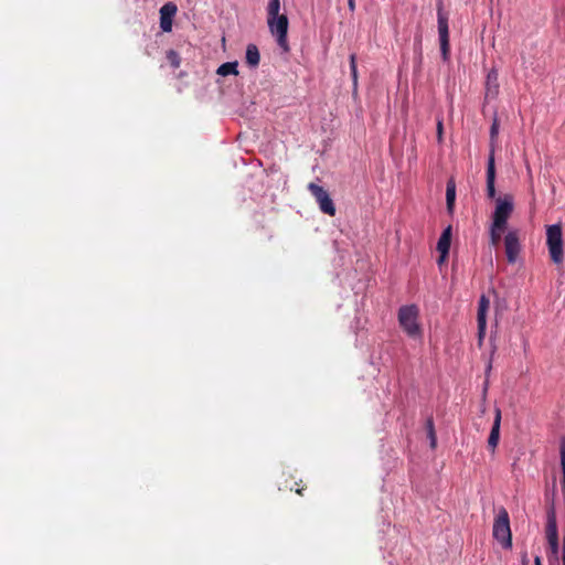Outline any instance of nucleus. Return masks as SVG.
I'll list each match as a JSON object with an SVG mask.
<instances>
[{
  "label": "nucleus",
  "instance_id": "2eb2a0df",
  "mask_svg": "<svg viewBox=\"0 0 565 565\" xmlns=\"http://www.w3.org/2000/svg\"><path fill=\"white\" fill-rule=\"evenodd\" d=\"M545 532H546L547 540H551V539L553 540V539L558 537L556 515H555V511L553 508L547 512V522H546Z\"/></svg>",
  "mask_w": 565,
  "mask_h": 565
},
{
  "label": "nucleus",
  "instance_id": "b1692460",
  "mask_svg": "<svg viewBox=\"0 0 565 565\" xmlns=\"http://www.w3.org/2000/svg\"><path fill=\"white\" fill-rule=\"evenodd\" d=\"M350 71L354 88L358 86V67H356V55H350Z\"/></svg>",
  "mask_w": 565,
  "mask_h": 565
},
{
  "label": "nucleus",
  "instance_id": "9d476101",
  "mask_svg": "<svg viewBox=\"0 0 565 565\" xmlns=\"http://www.w3.org/2000/svg\"><path fill=\"white\" fill-rule=\"evenodd\" d=\"M490 307V300L486 295H482L478 302V313H477V322H478V340L479 344L482 343L486 329H487V312Z\"/></svg>",
  "mask_w": 565,
  "mask_h": 565
},
{
  "label": "nucleus",
  "instance_id": "a211bd4d",
  "mask_svg": "<svg viewBox=\"0 0 565 565\" xmlns=\"http://www.w3.org/2000/svg\"><path fill=\"white\" fill-rule=\"evenodd\" d=\"M221 76H227V75H237V62H226L223 63L216 72Z\"/></svg>",
  "mask_w": 565,
  "mask_h": 565
},
{
  "label": "nucleus",
  "instance_id": "2f4dec72",
  "mask_svg": "<svg viewBox=\"0 0 565 565\" xmlns=\"http://www.w3.org/2000/svg\"><path fill=\"white\" fill-rule=\"evenodd\" d=\"M303 490H305V488H303V487H301V488H296V490H295V491H296V493H298L299 495H302Z\"/></svg>",
  "mask_w": 565,
  "mask_h": 565
},
{
  "label": "nucleus",
  "instance_id": "c756f323",
  "mask_svg": "<svg viewBox=\"0 0 565 565\" xmlns=\"http://www.w3.org/2000/svg\"><path fill=\"white\" fill-rule=\"evenodd\" d=\"M447 256H448V255H443V254H440L439 259H438V264L444 263V262L446 260Z\"/></svg>",
  "mask_w": 565,
  "mask_h": 565
},
{
  "label": "nucleus",
  "instance_id": "f03ea898",
  "mask_svg": "<svg viewBox=\"0 0 565 565\" xmlns=\"http://www.w3.org/2000/svg\"><path fill=\"white\" fill-rule=\"evenodd\" d=\"M493 537L501 544L503 548L512 547V533L510 527V518L507 509L500 507L498 509L493 522Z\"/></svg>",
  "mask_w": 565,
  "mask_h": 565
},
{
  "label": "nucleus",
  "instance_id": "bb28decb",
  "mask_svg": "<svg viewBox=\"0 0 565 565\" xmlns=\"http://www.w3.org/2000/svg\"><path fill=\"white\" fill-rule=\"evenodd\" d=\"M522 565H529V557L526 553L522 554Z\"/></svg>",
  "mask_w": 565,
  "mask_h": 565
},
{
  "label": "nucleus",
  "instance_id": "f8f14e48",
  "mask_svg": "<svg viewBox=\"0 0 565 565\" xmlns=\"http://www.w3.org/2000/svg\"><path fill=\"white\" fill-rule=\"evenodd\" d=\"M500 426H501V409L497 407L494 409L493 425H492V428H491V431H490V435L488 438V447L490 448V450L492 452H494V450L499 444V440H500Z\"/></svg>",
  "mask_w": 565,
  "mask_h": 565
},
{
  "label": "nucleus",
  "instance_id": "4468645a",
  "mask_svg": "<svg viewBox=\"0 0 565 565\" xmlns=\"http://www.w3.org/2000/svg\"><path fill=\"white\" fill-rule=\"evenodd\" d=\"M451 243V226H448L441 233L438 243H437V250L439 254L448 255L449 248Z\"/></svg>",
  "mask_w": 565,
  "mask_h": 565
},
{
  "label": "nucleus",
  "instance_id": "6e6552de",
  "mask_svg": "<svg viewBox=\"0 0 565 565\" xmlns=\"http://www.w3.org/2000/svg\"><path fill=\"white\" fill-rule=\"evenodd\" d=\"M308 189H309L310 193L313 195V198L316 199L317 203L319 204V209L324 214H328L329 216H334L337 210H335L334 203H333L332 199L330 198L329 193L322 186H320L313 182L308 184Z\"/></svg>",
  "mask_w": 565,
  "mask_h": 565
},
{
  "label": "nucleus",
  "instance_id": "393cba45",
  "mask_svg": "<svg viewBox=\"0 0 565 565\" xmlns=\"http://www.w3.org/2000/svg\"><path fill=\"white\" fill-rule=\"evenodd\" d=\"M548 544H550V547L553 552V554H557L558 552V537L556 539H551V540H547Z\"/></svg>",
  "mask_w": 565,
  "mask_h": 565
},
{
  "label": "nucleus",
  "instance_id": "473e14b6",
  "mask_svg": "<svg viewBox=\"0 0 565 565\" xmlns=\"http://www.w3.org/2000/svg\"><path fill=\"white\" fill-rule=\"evenodd\" d=\"M416 41L418 42V44H420L422 36H420V35H418V36L416 38Z\"/></svg>",
  "mask_w": 565,
  "mask_h": 565
},
{
  "label": "nucleus",
  "instance_id": "c85d7f7f",
  "mask_svg": "<svg viewBox=\"0 0 565 565\" xmlns=\"http://www.w3.org/2000/svg\"><path fill=\"white\" fill-rule=\"evenodd\" d=\"M348 6H349V9L351 11H353L355 9V2L354 0H348Z\"/></svg>",
  "mask_w": 565,
  "mask_h": 565
},
{
  "label": "nucleus",
  "instance_id": "412c9836",
  "mask_svg": "<svg viewBox=\"0 0 565 565\" xmlns=\"http://www.w3.org/2000/svg\"><path fill=\"white\" fill-rule=\"evenodd\" d=\"M559 452H561V467H562V491L565 498V438L562 439L561 446H559Z\"/></svg>",
  "mask_w": 565,
  "mask_h": 565
},
{
  "label": "nucleus",
  "instance_id": "ddd939ff",
  "mask_svg": "<svg viewBox=\"0 0 565 565\" xmlns=\"http://www.w3.org/2000/svg\"><path fill=\"white\" fill-rule=\"evenodd\" d=\"M499 93V74L497 70L489 71L486 81V97L495 98Z\"/></svg>",
  "mask_w": 565,
  "mask_h": 565
},
{
  "label": "nucleus",
  "instance_id": "6ab92c4d",
  "mask_svg": "<svg viewBox=\"0 0 565 565\" xmlns=\"http://www.w3.org/2000/svg\"><path fill=\"white\" fill-rule=\"evenodd\" d=\"M426 430H427V437L429 439L430 448L435 449L437 447V437H436L433 417L427 418Z\"/></svg>",
  "mask_w": 565,
  "mask_h": 565
},
{
  "label": "nucleus",
  "instance_id": "a878e982",
  "mask_svg": "<svg viewBox=\"0 0 565 565\" xmlns=\"http://www.w3.org/2000/svg\"><path fill=\"white\" fill-rule=\"evenodd\" d=\"M437 136H438V140L441 141V138H443V121L441 120H438V122H437Z\"/></svg>",
  "mask_w": 565,
  "mask_h": 565
},
{
  "label": "nucleus",
  "instance_id": "cd10ccee",
  "mask_svg": "<svg viewBox=\"0 0 565 565\" xmlns=\"http://www.w3.org/2000/svg\"><path fill=\"white\" fill-rule=\"evenodd\" d=\"M562 563H563V565H565V536L563 539Z\"/></svg>",
  "mask_w": 565,
  "mask_h": 565
},
{
  "label": "nucleus",
  "instance_id": "5701e85b",
  "mask_svg": "<svg viewBox=\"0 0 565 565\" xmlns=\"http://www.w3.org/2000/svg\"><path fill=\"white\" fill-rule=\"evenodd\" d=\"M166 57H167L168 62L170 63V65L173 68L180 67V65H181V57H180V55H179V53L177 51H174V50L167 51Z\"/></svg>",
  "mask_w": 565,
  "mask_h": 565
},
{
  "label": "nucleus",
  "instance_id": "1a4fd4ad",
  "mask_svg": "<svg viewBox=\"0 0 565 565\" xmlns=\"http://www.w3.org/2000/svg\"><path fill=\"white\" fill-rule=\"evenodd\" d=\"M504 250L507 260L510 264L516 262L518 255L521 252V245L518 231H510L504 237Z\"/></svg>",
  "mask_w": 565,
  "mask_h": 565
},
{
  "label": "nucleus",
  "instance_id": "20e7f679",
  "mask_svg": "<svg viewBox=\"0 0 565 565\" xmlns=\"http://www.w3.org/2000/svg\"><path fill=\"white\" fill-rule=\"evenodd\" d=\"M546 245L550 257L554 264H561L564 259L563 233L559 224L548 225L546 227Z\"/></svg>",
  "mask_w": 565,
  "mask_h": 565
},
{
  "label": "nucleus",
  "instance_id": "4be33fe9",
  "mask_svg": "<svg viewBox=\"0 0 565 565\" xmlns=\"http://www.w3.org/2000/svg\"><path fill=\"white\" fill-rule=\"evenodd\" d=\"M505 228H497L493 224L490 227V244L492 246H498L501 241V235Z\"/></svg>",
  "mask_w": 565,
  "mask_h": 565
},
{
  "label": "nucleus",
  "instance_id": "dca6fc26",
  "mask_svg": "<svg viewBox=\"0 0 565 565\" xmlns=\"http://www.w3.org/2000/svg\"><path fill=\"white\" fill-rule=\"evenodd\" d=\"M246 64L249 67H257L259 65L260 61V54L258 51V47L255 44H248L246 47V55H245Z\"/></svg>",
  "mask_w": 565,
  "mask_h": 565
},
{
  "label": "nucleus",
  "instance_id": "f257e3e1",
  "mask_svg": "<svg viewBox=\"0 0 565 565\" xmlns=\"http://www.w3.org/2000/svg\"><path fill=\"white\" fill-rule=\"evenodd\" d=\"M499 134V121L494 118L491 127H490V153L488 157L487 163V196L489 199H494L495 191V160H494V146L497 142V137Z\"/></svg>",
  "mask_w": 565,
  "mask_h": 565
},
{
  "label": "nucleus",
  "instance_id": "7c9ffc66",
  "mask_svg": "<svg viewBox=\"0 0 565 565\" xmlns=\"http://www.w3.org/2000/svg\"><path fill=\"white\" fill-rule=\"evenodd\" d=\"M534 565H542L540 556L534 557Z\"/></svg>",
  "mask_w": 565,
  "mask_h": 565
},
{
  "label": "nucleus",
  "instance_id": "423d86ee",
  "mask_svg": "<svg viewBox=\"0 0 565 565\" xmlns=\"http://www.w3.org/2000/svg\"><path fill=\"white\" fill-rule=\"evenodd\" d=\"M512 211L513 201L510 195H505L503 199L498 198L495 201V210L492 216V224L494 227L505 228Z\"/></svg>",
  "mask_w": 565,
  "mask_h": 565
},
{
  "label": "nucleus",
  "instance_id": "0eeeda50",
  "mask_svg": "<svg viewBox=\"0 0 565 565\" xmlns=\"http://www.w3.org/2000/svg\"><path fill=\"white\" fill-rule=\"evenodd\" d=\"M437 22L441 56L444 61H447L450 53L448 14L441 6L437 8Z\"/></svg>",
  "mask_w": 565,
  "mask_h": 565
},
{
  "label": "nucleus",
  "instance_id": "aec40b11",
  "mask_svg": "<svg viewBox=\"0 0 565 565\" xmlns=\"http://www.w3.org/2000/svg\"><path fill=\"white\" fill-rule=\"evenodd\" d=\"M266 11H267V18H270V17H277V15H281L279 13L280 11V0H269L268 1V4H267V8H266Z\"/></svg>",
  "mask_w": 565,
  "mask_h": 565
},
{
  "label": "nucleus",
  "instance_id": "9b49d317",
  "mask_svg": "<svg viewBox=\"0 0 565 565\" xmlns=\"http://www.w3.org/2000/svg\"><path fill=\"white\" fill-rule=\"evenodd\" d=\"M178 11V7L173 2H167L160 8V28L163 32L172 30V19Z\"/></svg>",
  "mask_w": 565,
  "mask_h": 565
},
{
  "label": "nucleus",
  "instance_id": "f3484780",
  "mask_svg": "<svg viewBox=\"0 0 565 565\" xmlns=\"http://www.w3.org/2000/svg\"><path fill=\"white\" fill-rule=\"evenodd\" d=\"M456 200V184L452 179L448 180L446 185V204L448 212H452Z\"/></svg>",
  "mask_w": 565,
  "mask_h": 565
},
{
  "label": "nucleus",
  "instance_id": "7ed1b4c3",
  "mask_svg": "<svg viewBox=\"0 0 565 565\" xmlns=\"http://www.w3.org/2000/svg\"><path fill=\"white\" fill-rule=\"evenodd\" d=\"M419 310L417 306H402L398 310V322L402 329L411 338H417L422 335V329L418 323Z\"/></svg>",
  "mask_w": 565,
  "mask_h": 565
},
{
  "label": "nucleus",
  "instance_id": "39448f33",
  "mask_svg": "<svg viewBox=\"0 0 565 565\" xmlns=\"http://www.w3.org/2000/svg\"><path fill=\"white\" fill-rule=\"evenodd\" d=\"M267 25L273 36L276 38L278 46L284 52H289L288 26L289 21L286 14L267 18Z\"/></svg>",
  "mask_w": 565,
  "mask_h": 565
}]
</instances>
